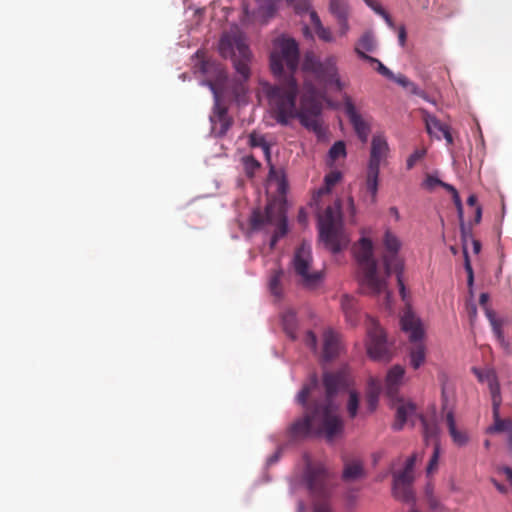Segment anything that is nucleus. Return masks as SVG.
Instances as JSON below:
<instances>
[{
  "label": "nucleus",
  "instance_id": "f257e3e1",
  "mask_svg": "<svg viewBox=\"0 0 512 512\" xmlns=\"http://www.w3.org/2000/svg\"><path fill=\"white\" fill-rule=\"evenodd\" d=\"M323 384L326 396L321 400H313L310 404L308 399L314 398L319 390L316 374L310 376L298 393L296 400L303 406L305 413L290 425L288 432L291 438L304 439L311 435H324L328 441H332L342 432L343 422L332 397L345 384V377L342 373L325 372Z\"/></svg>",
  "mask_w": 512,
  "mask_h": 512
},
{
  "label": "nucleus",
  "instance_id": "f03ea898",
  "mask_svg": "<svg viewBox=\"0 0 512 512\" xmlns=\"http://www.w3.org/2000/svg\"><path fill=\"white\" fill-rule=\"evenodd\" d=\"M264 91L271 115L277 123L287 126L293 119L298 118L306 128L314 132L321 130L318 116L322 110V95L312 84H304L300 108L296 106L298 84L293 76L288 77L281 85H267Z\"/></svg>",
  "mask_w": 512,
  "mask_h": 512
},
{
  "label": "nucleus",
  "instance_id": "7ed1b4c3",
  "mask_svg": "<svg viewBox=\"0 0 512 512\" xmlns=\"http://www.w3.org/2000/svg\"><path fill=\"white\" fill-rule=\"evenodd\" d=\"M354 255L360 268L359 282L363 290L371 295H378L386 290V279L379 275L377 262L373 257V243L368 238H361L354 247Z\"/></svg>",
  "mask_w": 512,
  "mask_h": 512
},
{
  "label": "nucleus",
  "instance_id": "20e7f679",
  "mask_svg": "<svg viewBox=\"0 0 512 512\" xmlns=\"http://www.w3.org/2000/svg\"><path fill=\"white\" fill-rule=\"evenodd\" d=\"M319 235L333 253H338L347 247L349 238L342 226L340 201H336L333 206H328L319 218Z\"/></svg>",
  "mask_w": 512,
  "mask_h": 512
},
{
  "label": "nucleus",
  "instance_id": "39448f33",
  "mask_svg": "<svg viewBox=\"0 0 512 512\" xmlns=\"http://www.w3.org/2000/svg\"><path fill=\"white\" fill-rule=\"evenodd\" d=\"M219 52L224 58H231L236 72L244 81L248 80L252 54L241 32L224 33L219 41Z\"/></svg>",
  "mask_w": 512,
  "mask_h": 512
},
{
  "label": "nucleus",
  "instance_id": "423d86ee",
  "mask_svg": "<svg viewBox=\"0 0 512 512\" xmlns=\"http://www.w3.org/2000/svg\"><path fill=\"white\" fill-rule=\"evenodd\" d=\"M299 64V47L295 39L286 35L276 37L270 52V67L273 74L280 76L287 69L294 73Z\"/></svg>",
  "mask_w": 512,
  "mask_h": 512
},
{
  "label": "nucleus",
  "instance_id": "0eeeda50",
  "mask_svg": "<svg viewBox=\"0 0 512 512\" xmlns=\"http://www.w3.org/2000/svg\"><path fill=\"white\" fill-rule=\"evenodd\" d=\"M250 224L255 230L262 229L266 225L275 226V231L271 238V246H274L288 231L285 200L269 202L265 212L260 210L253 211Z\"/></svg>",
  "mask_w": 512,
  "mask_h": 512
},
{
  "label": "nucleus",
  "instance_id": "6e6552de",
  "mask_svg": "<svg viewBox=\"0 0 512 512\" xmlns=\"http://www.w3.org/2000/svg\"><path fill=\"white\" fill-rule=\"evenodd\" d=\"M400 325L413 344L409 351L410 364L414 369H418L426 358V349L422 342L425 334L423 324L420 318L408 309L401 316Z\"/></svg>",
  "mask_w": 512,
  "mask_h": 512
},
{
  "label": "nucleus",
  "instance_id": "1a4fd4ad",
  "mask_svg": "<svg viewBox=\"0 0 512 512\" xmlns=\"http://www.w3.org/2000/svg\"><path fill=\"white\" fill-rule=\"evenodd\" d=\"M383 245L385 251L382 255V260L386 276L389 277L392 273L396 274L400 295L402 299L405 300L406 289L402 278L404 262L398 255V252L401 248V241L393 232L386 230L383 237Z\"/></svg>",
  "mask_w": 512,
  "mask_h": 512
},
{
  "label": "nucleus",
  "instance_id": "9d476101",
  "mask_svg": "<svg viewBox=\"0 0 512 512\" xmlns=\"http://www.w3.org/2000/svg\"><path fill=\"white\" fill-rule=\"evenodd\" d=\"M337 63L338 58L335 55H329L321 61L313 54H307L303 62V70L313 73L320 81L334 85L341 91L345 84L340 79Z\"/></svg>",
  "mask_w": 512,
  "mask_h": 512
},
{
  "label": "nucleus",
  "instance_id": "9b49d317",
  "mask_svg": "<svg viewBox=\"0 0 512 512\" xmlns=\"http://www.w3.org/2000/svg\"><path fill=\"white\" fill-rule=\"evenodd\" d=\"M312 255L311 246L303 242L295 251L293 266L301 283L305 287H316L322 279V273L311 269Z\"/></svg>",
  "mask_w": 512,
  "mask_h": 512
},
{
  "label": "nucleus",
  "instance_id": "f8f14e48",
  "mask_svg": "<svg viewBox=\"0 0 512 512\" xmlns=\"http://www.w3.org/2000/svg\"><path fill=\"white\" fill-rule=\"evenodd\" d=\"M367 353L376 361L388 362L392 354L383 329L374 318H367Z\"/></svg>",
  "mask_w": 512,
  "mask_h": 512
},
{
  "label": "nucleus",
  "instance_id": "ddd939ff",
  "mask_svg": "<svg viewBox=\"0 0 512 512\" xmlns=\"http://www.w3.org/2000/svg\"><path fill=\"white\" fill-rule=\"evenodd\" d=\"M416 454L411 455L405 463L403 470L393 473L392 493L400 501L410 503L414 501L413 482Z\"/></svg>",
  "mask_w": 512,
  "mask_h": 512
},
{
  "label": "nucleus",
  "instance_id": "4468645a",
  "mask_svg": "<svg viewBox=\"0 0 512 512\" xmlns=\"http://www.w3.org/2000/svg\"><path fill=\"white\" fill-rule=\"evenodd\" d=\"M413 417H418L420 419L423 428V435L426 441L435 438L438 435L439 429L437 424L428 422L423 416H418L416 414V406L410 402L401 403L397 407L396 421L393 424V428L397 431L401 430L408 420L413 421Z\"/></svg>",
  "mask_w": 512,
  "mask_h": 512
},
{
  "label": "nucleus",
  "instance_id": "2eb2a0df",
  "mask_svg": "<svg viewBox=\"0 0 512 512\" xmlns=\"http://www.w3.org/2000/svg\"><path fill=\"white\" fill-rule=\"evenodd\" d=\"M305 480L309 490L314 495L326 496L328 492V472L322 464H312L307 460Z\"/></svg>",
  "mask_w": 512,
  "mask_h": 512
},
{
  "label": "nucleus",
  "instance_id": "dca6fc26",
  "mask_svg": "<svg viewBox=\"0 0 512 512\" xmlns=\"http://www.w3.org/2000/svg\"><path fill=\"white\" fill-rule=\"evenodd\" d=\"M343 107H344L345 114L347 115L350 123L352 124L358 138L363 143H365L368 140V136L370 133V127L363 120L360 113L357 111L351 97L346 95L343 98Z\"/></svg>",
  "mask_w": 512,
  "mask_h": 512
},
{
  "label": "nucleus",
  "instance_id": "f3484780",
  "mask_svg": "<svg viewBox=\"0 0 512 512\" xmlns=\"http://www.w3.org/2000/svg\"><path fill=\"white\" fill-rule=\"evenodd\" d=\"M442 410L446 411L445 422L453 443L458 446H465L468 443V435L456 428L455 415L452 408H449V400L445 388L442 389Z\"/></svg>",
  "mask_w": 512,
  "mask_h": 512
},
{
  "label": "nucleus",
  "instance_id": "a211bd4d",
  "mask_svg": "<svg viewBox=\"0 0 512 512\" xmlns=\"http://www.w3.org/2000/svg\"><path fill=\"white\" fill-rule=\"evenodd\" d=\"M389 151L386 139L381 135L372 138L371 152L368 167L380 169V164L386 159Z\"/></svg>",
  "mask_w": 512,
  "mask_h": 512
},
{
  "label": "nucleus",
  "instance_id": "6ab92c4d",
  "mask_svg": "<svg viewBox=\"0 0 512 512\" xmlns=\"http://www.w3.org/2000/svg\"><path fill=\"white\" fill-rule=\"evenodd\" d=\"M472 372L478 378L480 382H486L488 384L492 402H497V398H500V385L497 380V376L494 370L492 369H479L476 367L472 368Z\"/></svg>",
  "mask_w": 512,
  "mask_h": 512
},
{
  "label": "nucleus",
  "instance_id": "aec40b11",
  "mask_svg": "<svg viewBox=\"0 0 512 512\" xmlns=\"http://www.w3.org/2000/svg\"><path fill=\"white\" fill-rule=\"evenodd\" d=\"M376 40L371 32H365L356 42L354 52L359 58L365 61H376L375 57L369 56L367 52H374L376 50Z\"/></svg>",
  "mask_w": 512,
  "mask_h": 512
},
{
  "label": "nucleus",
  "instance_id": "412c9836",
  "mask_svg": "<svg viewBox=\"0 0 512 512\" xmlns=\"http://www.w3.org/2000/svg\"><path fill=\"white\" fill-rule=\"evenodd\" d=\"M461 239L463 242V254H464V267L467 272V283L468 286L471 287L474 282V274L473 268L469 259L468 251H467V242L471 240L473 237L471 227H467L463 222L461 223Z\"/></svg>",
  "mask_w": 512,
  "mask_h": 512
},
{
  "label": "nucleus",
  "instance_id": "4be33fe9",
  "mask_svg": "<svg viewBox=\"0 0 512 512\" xmlns=\"http://www.w3.org/2000/svg\"><path fill=\"white\" fill-rule=\"evenodd\" d=\"M340 350L339 335L332 330H326L323 334V356L326 360L336 357Z\"/></svg>",
  "mask_w": 512,
  "mask_h": 512
},
{
  "label": "nucleus",
  "instance_id": "5701e85b",
  "mask_svg": "<svg viewBox=\"0 0 512 512\" xmlns=\"http://www.w3.org/2000/svg\"><path fill=\"white\" fill-rule=\"evenodd\" d=\"M365 476L363 463L359 459L345 460L342 478L344 481H356Z\"/></svg>",
  "mask_w": 512,
  "mask_h": 512
},
{
  "label": "nucleus",
  "instance_id": "b1692460",
  "mask_svg": "<svg viewBox=\"0 0 512 512\" xmlns=\"http://www.w3.org/2000/svg\"><path fill=\"white\" fill-rule=\"evenodd\" d=\"M341 307L345 314L346 321L351 326H356L360 320L357 301L349 295H343L341 298Z\"/></svg>",
  "mask_w": 512,
  "mask_h": 512
},
{
  "label": "nucleus",
  "instance_id": "393cba45",
  "mask_svg": "<svg viewBox=\"0 0 512 512\" xmlns=\"http://www.w3.org/2000/svg\"><path fill=\"white\" fill-rule=\"evenodd\" d=\"M268 181L275 184L277 193L284 198L288 191V180L283 169H276L271 166L269 169Z\"/></svg>",
  "mask_w": 512,
  "mask_h": 512
},
{
  "label": "nucleus",
  "instance_id": "a878e982",
  "mask_svg": "<svg viewBox=\"0 0 512 512\" xmlns=\"http://www.w3.org/2000/svg\"><path fill=\"white\" fill-rule=\"evenodd\" d=\"M404 373L405 370L400 365H395L388 371L386 377V386L388 394L393 395L397 392V387L400 384L404 376Z\"/></svg>",
  "mask_w": 512,
  "mask_h": 512
},
{
  "label": "nucleus",
  "instance_id": "bb28decb",
  "mask_svg": "<svg viewBox=\"0 0 512 512\" xmlns=\"http://www.w3.org/2000/svg\"><path fill=\"white\" fill-rule=\"evenodd\" d=\"M423 118L425 121L427 132L436 137L438 140L441 139V134L448 127L446 124L441 123L435 116L429 114L427 111L422 110Z\"/></svg>",
  "mask_w": 512,
  "mask_h": 512
},
{
  "label": "nucleus",
  "instance_id": "cd10ccee",
  "mask_svg": "<svg viewBox=\"0 0 512 512\" xmlns=\"http://www.w3.org/2000/svg\"><path fill=\"white\" fill-rule=\"evenodd\" d=\"M297 325L296 313L292 309L284 311L282 314L283 330L293 340L297 338Z\"/></svg>",
  "mask_w": 512,
  "mask_h": 512
},
{
  "label": "nucleus",
  "instance_id": "c85d7f7f",
  "mask_svg": "<svg viewBox=\"0 0 512 512\" xmlns=\"http://www.w3.org/2000/svg\"><path fill=\"white\" fill-rule=\"evenodd\" d=\"M283 271L281 269H275L271 272L269 281H268V287L270 290V293L275 296L276 298H281L282 296V278H283Z\"/></svg>",
  "mask_w": 512,
  "mask_h": 512
},
{
  "label": "nucleus",
  "instance_id": "c756f323",
  "mask_svg": "<svg viewBox=\"0 0 512 512\" xmlns=\"http://www.w3.org/2000/svg\"><path fill=\"white\" fill-rule=\"evenodd\" d=\"M211 120L213 122V129L219 136L225 135L231 126V121L229 120L225 109L220 110L216 119L212 118Z\"/></svg>",
  "mask_w": 512,
  "mask_h": 512
},
{
  "label": "nucleus",
  "instance_id": "7c9ffc66",
  "mask_svg": "<svg viewBox=\"0 0 512 512\" xmlns=\"http://www.w3.org/2000/svg\"><path fill=\"white\" fill-rule=\"evenodd\" d=\"M501 404V397L497 398V402H492L493 405V416L495 419L494 426L492 428L493 431L496 432H504V431H512L511 422L509 420H504L499 417V407Z\"/></svg>",
  "mask_w": 512,
  "mask_h": 512
},
{
  "label": "nucleus",
  "instance_id": "2f4dec72",
  "mask_svg": "<svg viewBox=\"0 0 512 512\" xmlns=\"http://www.w3.org/2000/svg\"><path fill=\"white\" fill-rule=\"evenodd\" d=\"M378 176H379V169L368 167L367 177H366V187H367V190L371 193L373 202L376 199V195H377V191H378Z\"/></svg>",
  "mask_w": 512,
  "mask_h": 512
},
{
  "label": "nucleus",
  "instance_id": "473e14b6",
  "mask_svg": "<svg viewBox=\"0 0 512 512\" xmlns=\"http://www.w3.org/2000/svg\"><path fill=\"white\" fill-rule=\"evenodd\" d=\"M329 11L336 19L347 17L348 6L346 0H330Z\"/></svg>",
  "mask_w": 512,
  "mask_h": 512
},
{
  "label": "nucleus",
  "instance_id": "72a5a7b5",
  "mask_svg": "<svg viewBox=\"0 0 512 512\" xmlns=\"http://www.w3.org/2000/svg\"><path fill=\"white\" fill-rule=\"evenodd\" d=\"M347 155L346 153V145L344 141H337L335 142L332 147L329 149L328 157L331 163H329L330 166L333 165V162H335L339 158H345Z\"/></svg>",
  "mask_w": 512,
  "mask_h": 512
},
{
  "label": "nucleus",
  "instance_id": "f704fd0d",
  "mask_svg": "<svg viewBox=\"0 0 512 512\" xmlns=\"http://www.w3.org/2000/svg\"><path fill=\"white\" fill-rule=\"evenodd\" d=\"M249 145L251 147L262 148L267 156H269V154H270V147H269L268 143L266 142L264 136L255 131H253L249 135Z\"/></svg>",
  "mask_w": 512,
  "mask_h": 512
},
{
  "label": "nucleus",
  "instance_id": "c9c22d12",
  "mask_svg": "<svg viewBox=\"0 0 512 512\" xmlns=\"http://www.w3.org/2000/svg\"><path fill=\"white\" fill-rule=\"evenodd\" d=\"M439 455H440V447L439 443L436 442L434 444L433 454L429 460V463L426 468L427 475L433 474L437 468H438V462H439Z\"/></svg>",
  "mask_w": 512,
  "mask_h": 512
},
{
  "label": "nucleus",
  "instance_id": "e433bc0d",
  "mask_svg": "<svg viewBox=\"0 0 512 512\" xmlns=\"http://www.w3.org/2000/svg\"><path fill=\"white\" fill-rule=\"evenodd\" d=\"M359 407V397L355 391H350L349 400L347 403V411L351 418H354L357 415Z\"/></svg>",
  "mask_w": 512,
  "mask_h": 512
},
{
  "label": "nucleus",
  "instance_id": "4c0bfd02",
  "mask_svg": "<svg viewBox=\"0 0 512 512\" xmlns=\"http://www.w3.org/2000/svg\"><path fill=\"white\" fill-rule=\"evenodd\" d=\"M276 1L277 0H267L264 5L259 7L258 13L265 18V21L267 18H270L274 15L276 11Z\"/></svg>",
  "mask_w": 512,
  "mask_h": 512
},
{
  "label": "nucleus",
  "instance_id": "58836bf2",
  "mask_svg": "<svg viewBox=\"0 0 512 512\" xmlns=\"http://www.w3.org/2000/svg\"><path fill=\"white\" fill-rule=\"evenodd\" d=\"M445 185L449 184L441 181L440 179L432 175H427L423 182L424 188L429 191L434 190L437 186H441L445 189Z\"/></svg>",
  "mask_w": 512,
  "mask_h": 512
},
{
  "label": "nucleus",
  "instance_id": "ea45409f",
  "mask_svg": "<svg viewBox=\"0 0 512 512\" xmlns=\"http://www.w3.org/2000/svg\"><path fill=\"white\" fill-rule=\"evenodd\" d=\"M445 189L452 194L454 204L457 208L460 219L463 217V205L456 188L452 185H445Z\"/></svg>",
  "mask_w": 512,
  "mask_h": 512
},
{
  "label": "nucleus",
  "instance_id": "a19ab883",
  "mask_svg": "<svg viewBox=\"0 0 512 512\" xmlns=\"http://www.w3.org/2000/svg\"><path fill=\"white\" fill-rule=\"evenodd\" d=\"M342 178V173L338 170L330 171L325 176V185L327 187V190H330L333 186H335Z\"/></svg>",
  "mask_w": 512,
  "mask_h": 512
},
{
  "label": "nucleus",
  "instance_id": "79ce46f5",
  "mask_svg": "<svg viewBox=\"0 0 512 512\" xmlns=\"http://www.w3.org/2000/svg\"><path fill=\"white\" fill-rule=\"evenodd\" d=\"M426 154L425 149H417L415 150L407 159L406 165L407 169H412L416 163L421 160Z\"/></svg>",
  "mask_w": 512,
  "mask_h": 512
},
{
  "label": "nucleus",
  "instance_id": "37998d69",
  "mask_svg": "<svg viewBox=\"0 0 512 512\" xmlns=\"http://www.w3.org/2000/svg\"><path fill=\"white\" fill-rule=\"evenodd\" d=\"M378 394H379L378 390H374L371 388L366 396V403H367V407L370 412H373L377 407Z\"/></svg>",
  "mask_w": 512,
  "mask_h": 512
},
{
  "label": "nucleus",
  "instance_id": "c03bdc74",
  "mask_svg": "<svg viewBox=\"0 0 512 512\" xmlns=\"http://www.w3.org/2000/svg\"><path fill=\"white\" fill-rule=\"evenodd\" d=\"M315 33L317 34L318 38L321 39L324 42H333L334 37L332 35V32L329 28L324 27L321 25L320 27L314 29Z\"/></svg>",
  "mask_w": 512,
  "mask_h": 512
},
{
  "label": "nucleus",
  "instance_id": "a18cd8bd",
  "mask_svg": "<svg viewBox=\"0 0 512 512\" xmlns=\"http://www.w3.org/2000/svg\"><path fill=\"white\" fill-rule=\"evenodd\" d=\"M246 174L250 177L260 168V163L253 157H247L244 161Z\"/></svg>",
  "mask_w": 512,
  "mask_h": 512
},
{
  "label": "nucleus",
  "instance_id": "49530a36",
  "mask_svg": "<svg viewBox=\"0 0 512 512\" xmlns=\"http://www.w3.org/2000/svg\"><path fill=\"white\" fill-rule=\"evenodd\" d=\"M368 62L376 65V70L379 74H381L389 79L394 78V74L377 58H376V61H368Z\"/></svg>",
  "mask_w": 512,
  "mask_h": 512
},
{
  "label": "nucleus",
  "instance_id": "de8ad7c7",
  "mask_svg": "<svg viewBox=\"0 0 512 512\" xmlns=\"http://www.w3.org/2000/svg\"><path fill=\"white\" fill-rule=\"evenodd\" d=\"M406 89L411 94L417 95V96L423 98L426 101H430V99L428 98L427 94L423 90H421L414 82L410 81V85Z\"/></svg>",
  "mask_w": 512,
  "mask_h": 512
},
{
  "label": "nucleus",
  "instance_id": "09e8293b",
  "mask_svg": "<svg viewBox=\"0 0 512 512\" xmlns=\"http://www.w3.org/2000/svg\"><path fill=\"white\" fill-rule=\"evenodd\" d=\"M306 345L310 347L312 350H316L317 347V337L312 331H307L304 339Z\"/></svg>",
  "mask_w": 512,
  "mask_h": 512
},
{
  "label": "nucleus",
  "instance_id": "8fccbe9b",
  "mask_svg": "<svg viewBox=\"0 0 512 512\" xmlns=\"http://www.w3.org/2000/svg\"><path fill=\"white\" fill-rule=\"evenodd\" d=\"M314 512H333V510L327 501L319 500L314 505Z\"/></svg>",
  "mask_w": 512,
  "mask_h": 512
},
{
  "label": "nucleus",
  "instance_id": "3c124183",
  "mask_svg": "<svg viewBox=\"0 0 512 512\" xmlns=\"http://www.w3.org/2000/svg\"><path fill=\"white\" fill-rule=\"evenodd\" d=\"M337 23L339 25V34L341 36H346L350 27L348 24V16L344 18L337 19Z\"/></svg>",
  "mask_w": 512,
  "mask_h": 512
},
{
  "label": "nucleus",
  "instance_id": "603ef678",
  "mask_svg": "<svg viewBox=\"0 0 512 512\" xmlns=\"http://www.w3.org/2000/svg\"><path fill=\"white\" fill-rule=\"evenodd\" d=\"M394 80L397 84L401 85L404 88H408L410 85V80L403 74H399L397 76L394 75V78H390Z\"/></svg>",
  "mask_w": 512,
  "mask_h": 512
},
{
  "label": "nucleus",
  "instance_id": "864d4df0",
  "mask_svg": "<svg viewBox=\"0 0 512 512\" xmlns=\"http://www.w3.org/2000/svg\"><path fill=\"white\" fill-rule=\"evenodd\" d=\"M310 20H311V24L314 29H316L322 25V22L318 16V14L315 11L310 12Z\"/></svg>",
  "mask_w": 512,
  "mask_h": 512
},
{
  "label": "nucleus",
  "instance_id": "5fc2aeb1",
  "mask_svg": "<svg viewBox=\"0 0 512 512\" xmlns=\"http://www.w3.org/2000/svg\"><path fill=\"white\" fill-rule=\"evenodd\" d=\"M484 310H485L486 317L488 318L491 326L500 322L499 320L496 319V316H495V313L493 310H491L489 307H485Z\"/></svg>",
  "mask_w": 512,
  "mask_h": 512
},
{
  "label": "nucleus",
  "instance_id": "6e6d98bb",
  "mask_svg": "<svg viewBox=\"0 0 512 512\" xmlns=\"http://www.w3.org/2000/svg\"><path fill=\"white\" fill-rule=\"evenodd\" d=\"M407 33L405 27L402 25L398 29V40L401 46L405 45Z\"/></svg>",
  "mask_w": 512,
  "mask_h": 512
},
{
  "label": "nucleus",
  "instance_id": "4d7b16f0",
  "mask_svg": "<svg viewBox=\"0 0 512 512\" xmlns=\"http://www.w3.org/2000/svg\"><path fill=\"white\" fill-rule=\"evenodd\" d=\"M501 326H502L501 322H498V323L492 325V330L499 340H503V338H504Z\"/></svg>",
  "mask_w": 512,
  "mask_h": 512
},
{
  "label": "nucleus",
  "instance_id": "13d9d810",
  "mask_svg": "<svg viewBox=\"0 0 512 512\" xmlns=\"http://www.w3.org/2000/svg\"><path fill=\"white\" fill-rule=\"evenodd\" d=\"M441 138H444L447 142L448 145H452L453 144V137H452V134L450 132V129L449 127H447L443 133L441 134Z\"/></svg>",
  "mask_w": 512,
  "mask_h": 512
},
{
  "label": "nucleus",
  "instance_id": "bf43d9fd",
  "mask_svg": "<svg viewBox=\"0 0 512 512\" xmlns=\"http://www.w3.org/2000/svg\"><path fill=\"white\" fill-rule=\"evenodd\" d=\"M381 16L384 18L385 22L387 23V25L390 28H392V29L395 28L394 21L392 20L391 16L385 10H381Z\"/></svg>",
  "mask_w": 512,
  "mask_h": 512
},
{
  "label": "nucleus",
  "instance_id": "052dcab7",
  "mask_svg": "<svg viewBox=\"0 0 512 512\" xmlns=\"http://www.w3.org/2000/svg\"><path fill=\"white\" fill-rule=\"evenodd\" d=\"M428 503H429L430 508L433 510H436L439 507L438 500L435 497H433L432 495L428 496Z\"/></svg>",
  "mask_w": 512,
  "mask_h": 512
},
{
  "label": "nucleus",
  "instance_id": "680f3d73",
  "mask_svg": "<svg viewBox=\"0 0 512 512\" xmlns=\"http://www.w3.org/2000/svg\"><path fill=\"white\" fill-rule=\"evenodd\" d=\"M489 301V295L487 293H482L479 297V304L483 307V309L487 306Z\"/></svg>",
  "mask_w": 512,
  "mask_h": 512
},
{
  "label": "nucleus",
  "instance_id": "e2e57ef3",
  "mask_svg": "<svg viewBox=\"0 0 512 512\" xmlns=\"http://www.w3.org/2000/svg\"><path fill=\"white\" fill-rule=\"evenodd\" d=\"M472 246H473V252L475 254H478L481 251V243L479 240L472 238L471 239Z\"/></svg>",
  "mask_w": 512,
  "mask_h": 512
},
{
  "label": "nucleus",
  "instance_id": "0e129e2a",
  "mask_svg": "<svg viewBox=\"0 0 512 512\" xmlns=\"http://www.w3.org/2000/svg\"><path fill=\"white\" fill-rule=\"evenodd\" d=\"M356 499H357V496L353 492L348 493L347 496H346V500H347L349 505H354L355 502H356Z\"/></svg>",
  "mask_w": 512,
  "mask_h": 512
},
{
  "label": "nucleus",
  "instance_id": "69168bd1",
  "mask_svg": "<svg viewBox=\"0 0 512 512\" xmlns=\"http://www.w3.org/2000/svg\"><path fill=\"white\" fill-rule=\"evenodd\" d=\"M481 217H482V209L480 206H477L476 210H475V219H474L475 224L480 223Z\"/></svg>",
  "mask_w": 512,
  "mask_h": 512
},
{
  "label": "nucleus",
  "instance_id": "338daca9",
  "mask_svg": "<svg viewBox=\"0 0 512 512\" xmlns=\"http://www.w3.org/2000/svg\"><path fill=\"white\" fill-rule=\"evenodd\" d=\"M298 221L302 224L306 223L307 214L304 209H300L299 214H298Z\"/></svg>",
  "mask_w": 512,
  "mask_h": 512
},
{
  "label": "nucleus",
  "instance_id": "774afa93",
  "mask_svg": "<svg viewBox=\"0 0 512 512\" xmlns=\"http://www.w3.org/2000/svg\"><path fill=\"white\" fill-rule=\"evenodd\" d=\"M493 483L496 487V489L500 492V493H507V488L503 485V484H500L498 483L497 481L493 480Z\"/></svg>",
  "mask_w": 512,
  "mask_h": 512
}]
</instances>
